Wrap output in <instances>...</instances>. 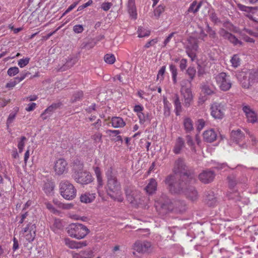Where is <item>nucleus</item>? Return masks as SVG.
<instances>
[{"label": "nucleus", "instance_id": "obj_1", "mask_svg": "<svg viewBox=\"0 0 258 258\" xmlns=\"http://www.w3.org/2000/svg\"><path fill=\"white\" fill-rule=\"evenodd\" d=\"M173 172L179 178L174 181V175H169L165 179L170 191L172 194H183L192 201L198 198L197 190L191 185L196 181L194 170L186 166L183 158H178L175 160Z\"/></svg>", "mask_w": 258, "mask_h": 258}, {"label": "nucleus", "instance_id": "obj_2", "mask_svg": "<svg viewBox=\"0 0 258 258\" xmlns=\"http://www.w3.org/2000/svg\"><path fill=\"white\" fill-rule=\"evenodd\" d=\"M108 195L114 201L122 202L123 198L121 194V187L116 177L107 180Z\"/></svg>", "mask_w": 258, "mask_h": 258}, {"label": "nucleus", "instance_id": "obj_3", "mask_svg": "<svg viewBox=\"0 0 258 258\" xmlns=\"http://www.w3.org/2000/svg\"><path fill=\"white\" fill-rule=\"evenodd\" d=\"M70 236L78 239H83L90 232L89 229L82 224L72 223L67 228Z\"/></svg>", "mask_w": 258, "mask_h": 258}, {"label": "nucleus", "instance_id": "obj_4", "mask_svg": "<svg viewBox=\"0 0 258 258\" xmlns=\"http://www.w3.org/2000/svg\"><path fill=\"white\" fill-rule=\"evenodd\" d=\"M61 196L65 199L72 200L76 196L77 190L74 186L68 180H61L59 185Z\"/></svg>", "mask_w": 258, "mask_h": 258}, {"label": "nucleus", "instance_id": "obj_5", "mask_svg": "<svg viewBox=\"0 0 258 258\" xmlns=\"http://www.w3.org/2000/svg\"><path fill=\"white\" fill-rule=\"evenodd\" d=\"M155 207L157 209L162 210L163 213L172 211L173 208V203L167 195L162 194L155 201Z\"/></svg>", "mask_w": 258, "mask_h": 258}, {"label": "nucleus", "instance_id": "obj_6", "mask_svg": "<svg viewBox=\"0 0 258 258\" xmlns=\"http://www.w3.org/2000/svg\"><path fill=\"white\" fill-rule=\"evenodd\" d=\"M215 79L221 90L226 91L231 87V81L226 73L222 72L219 74L215 77Z\"/></svg>", "mask_w": 258, "mask_h": 258}, {"label": "nucleus", "instance_id": "obj_7", "mask_svg": "<svg viewBox=\"0 0 258 258\" xmlns=\"http://www.w3.org/2000/svg\"><path fill=\"white\" fill-rule=\"evenodd\" d=\"M211 115L215 119H221L224 116L225 108L223 104L214 102L210 106Z\"/></svg>", "mask_w": 258, "mask_h": 258}, {"label": "nucleus", "instance_id": "obj_8", "mask_svg": "<svg viewBox=\"0 0 258 258\" xmlns=\"http://www.w3.org/2000/svg\"><path fill=\"white\" fill-rule=\"evenodd\" d=\"M72 177L77 183L81 184H88L93 181L91 173L87 170L80 172Z\"/></svg>", "mask_w": 258, "mask_h": 258}, {"label": "nucleus", "instance_id": "obj_9", "mask_svg": "<svg viewBox=\"0 0 258 258\" xmlns=\"http://www.w3.org/2000/svg\"><path fill=\"white\" fill-rule=\"evenodd\" d=\"M219 34L225 39H227L234 46H242L243 43L239 40L235 35L228 32L223 28L219 31Z\"/></svg>", "mask_w": 258, "mask_h": 258}, {"label": "nucleus", "instance_id": "obj_10", "mask_svg": "<svg viewBox=\"0 0 258 258\" xmlns=\"http://www.w3.org/2000/svg\"><path fill=\"white\" fill-rule=\"evenodd\" d=\"M215 175L216 174L214 171L211 169H206L199 174V179L202 183L208 184L213 181Z\"/></svg>", "mask_w": 258, "mask_h": 258}, {"label": "nucleus", "instance_id": "obj_11", "mask_svg": "<svg viewBox=\"0 0 258 258\" xmlns=\"http://www.w3.org/2000/svg\"><path fill=\"white\" fill-rule=\"evenodd\" d=\"M55 174L60 175L68 171V163L63 158H59L57 160L54 166Z\"/></svg>", "mask_w": 258, "mask_h": 258}, {"label": "nucleus", "instance_id": "obj_12", "mask_svg": "<svg viewBox=\"0 0 258 258\" xmlns=\"http://www.w3.org/2000/svg\"><path fill=\"white\" fill-rule=\"evenodd\" d=\"M242 110L244 112L248 122L254 123L257 121V114L248 105H242Z\"/></svg>", "mask_w": 258, "mask_h": 258}, {"label": "nucleus", "instance_id": "obj_13", "mask_svg": "<svg viewBox=\"0 0 258 258\" xmlns=\"http://www.w3.org/2000/svg\"><path fill=\"white\" fill-rule=\"evenodd\" d=\"M180 92L183 99V105L185 107L189 106L193 99L191 89H180Z\"/></svg>", "mask_w": 258, "mask_h": 258}, {"label": "nucleus", "instance_id": "obj_14", "mask_svg": "<svg viewBox=\"0 0 258 258\" xmlns=\"http://www.w3.org/2000/svg\"><path fill=\"white\" fill-rule=\"evenodd\" d=\"M151 246V244L150 242L147 241H137L134 244V248L138 252L145 253L150 251Z\"/></svg>", "mask_w": 258, "mask_h": 258}, {"label": "nucleus", "instance_id": "obj_15", "mask_svg": "<svg viewBox=\"0 0 258 258\" xmlns=\"http://www.w3.org/2000/svg\"><path fill=\"white\" fill-rule=\"evenodd\" d=\"M61 104H62L60 102L54 103L48 107L41 114V117L42 119L45 120L48 118L56 109L58 108L61 105Z\"/></svg>", "mask_w": 258, "mask_h": 258}, {"label": "nucleus", "instance_id": "obj_16", "mask_svg": "<svg viewBox=\"0 0 258 258\" xmlns=\"http://www.w3.org/2000/svg\"><path fill=\"white\" fill-rule=\"evenodd\" d=\"M202 91L207 95H212L215 93L216 88L211 83L206 82L201 85Z\"/></svg>", "mask_w": 258, "mask_h": 258}, {"label": "nucleus", "instance_id": "obj_17", "mask_svg": "<svg viewBox=\"0 0 258 258\" xmlns=\"http://www.w3.org/2000/svg\"><path fill=\"white\" fill-rule=\"evenodd\" d=\"M83 169V163L78 159H75L72 163V177L84 171Z\"/></svg>", "mask_w": 258, "mask_h": 258}, {"label": "nucleus", "instance_id": "obj_18", "mask_svg": "<svg viewBox=\"0 0 258 258\" xmlns=\"http://www.w3.org/2000/svg\"><path fill=\"white\" fill-rule=\"evenodd\" d=\"M124 191L128 202L131 204H134L136 201L134 187L132 185H126L124 187Z\"/></svg>", "mask_w": 258, "mask_h": 258}, {"label": "nucleus", "instance_id": "obj_19", "mask_svg": "<svg viewBox=\"0 0 258 258\" xmlns=\"http://www.w3.org/2000/svg\"><path fill=\"white\" fill-rule=\"evenodd\" d=\"M184 140L181 137H178L175 141L173 149V152L175 154H179L181 153L182 149L185 147Z\"/></svg>", "mask_w": 258, "mask_h": 258}, {"label": "nucleus", "instance_id": "obj_20", "mask_svg": "<svg viewBox=\"0 0 258 258\" xmlns=\"http://www.w3.org/2000/svg\"><path fill=\"white\" fill-rule=\"evenodd\" d=\"M65 244L71 248H80L87 245V241L77 242L71 240L69 238L64 239Z\"/></svg>", "mask_w": 258, "mask_h": 258}, {"label": "nucleus", "instance_id": "obj_21", "mask_svg": "<svg viewBox=\"0 0 258 258\" xmlns=\"http://www.w3.org/2000/svg\"><path fill=\"white\" fill-rule=\"evenodd\" d=\"M203 138L205 141L212 143L217 138V134L213 129L206 131L203 133Z\"/></svg>", "mask_w": 258, "mask_h": 258}, {"label": "nucleus", "instance_id": "obj_22", "mask_svg": "<svg viewBox=\"0 0 258 258\" xmlns=\"http://www.w3.org/2000/svg\"><path fill=\"white\" fill-rule=\"evenodd\" d=\"M205 202L209 207H214L216 205L217 200L213 191H209L207 192Z\"/></svg>", "mask_w": 258, "mask_h": 258}, {"label": "nucleus", "instance_id": "obj_23", "mask_svg": "<svg viewBox=\"0 0 258 258\" xmlns=\"http://www.w3.org/2000/svg\"><path fill=\"white\" fill-rule=\"evenodd\" d=\"M172 101L175 107L174 111L175 114L177 116H178L182 111V106L179 99V96L177 94H175L174 95V96L172 98Z\"/></svg>", "mask_w": 258, "mask_h": 258}, {"label": "nucleus", "instance_id": "obj_24", "mask_svg": "<svg viewBox=\"0 0 258 258\" xmlns=\"http://www.w3.org/2000/svg\"><path fill=\"white\" fill-rule=\"evenodd\" d=\"M231 138L234 142L238 143L244 138V135L241 130H237L231 132Z\"/></svg>", "mask_w": 258, "mask_h": 258}, {"label": "nucleus", "instance_id": "obj_25", "mask_svg": "<svg viewBox=\"0 0 258 258\" xmlns=\"http://www.w3.org/2000/svg\"><path fill=\"white\" fill-rule=\"evenodd\" d=\"M127 11L132 18H137V14L135 0H128L127 3Z\"/></svg>", "mask_w": 258, "mask_h": 258}, {"label": "nucleus", "instance_id": "obj_26", "mask_svg": "<svg viewBox=\"0 0 258 258\" xmlns=\"http://www.w3.org/2000/svg\"><path fill=\"white\" fill-rule=\"evenodd\" d=\"M198 48L197 40L194 37H189L187 40L185 49L197 50Z\"/></svg>", "mask_w": 258, "mask_h": 258}, {"label": "nucleus", "instance_id": "obj_27", "mask_svg": "<svg viewBox=\"0 0 258 258\" xmlns=\"http://www.w3.org/2000/svg\"><path fill=\"white\" fill-rule=\"evenodd\" d=\"M95 194H90L88 192H86L84 194H82L80 198V201L82 203L86 204L92 202L95 200Z\"/></svg>", "mask_w": 258, "mask_h": 258}, {"label": "nucleus", "instance_id": "obj_28", "mask_svg": "<svg viewBox=\"0 0 258 258\" xmlns=\"http://www.w3.org/2000/svg\"><path fill=\"white\" fill-rule=\"evenodd\" d=\"M157 185V183L155 179L151 178L150 179L149 183L145 187V189L149 194H152L156 190Z\"/></svg>", "mask_w": 258, "mask_h": 258}, {"label": "nucleus", "instance_id": "obj_29", "mask_svg": "<svg viewBox=\"0 0 258 258\" xmlns=\"http://www.w3.org/2000/svg\"><path fill=\"white\" fill-rule=\"evenodd\" d=\"M111 122L112 126L115 128L122 127L125 125L123 119L120 117L114 116L112 117Z\"/></svg>", "mask_w": 258, "mask_h": 258}, {"label": "nucleus", "instance_id": "obj_30", "mask_svg": "<svg viewBox=\"0 0 258 258\" xmlns=\"http://www.w3.org/2000/svg\"><path fill=\"white\" fill-rule=\"evenodd\" d=\"M183 123L186 133H190L194 130L193 122L190 118H184Z\"/></svg>", "mask_w": 258, "mask_h": 258}, {"label": "nucleus", "instance_id": "obj_31", "mask_svg": "<svg viewBox=\"0 0 258 258\" xmlns=\"http://www.w3.org/2000/svg\"><path fill=\"white\" fill-rule=\"evenodd\" d=\"M140 124H144L146 122H150L152 117L149 112H143L139 113L138 116Z\"/></svg>", "mask_w": 258, "mask_h": 258}, {"label": "nucleus", "instance_id": "obj_32", "mask_svg": "<svg viewBox=\"0 0 258 258\" xmlns=\"http://www.w3.org/2000/svg\"><path fill=\"white\" fill-rule=\"evenodd\" d=\"M93 256V252L90 249L81 251L76 253L74 258H91Z\"/></svg>", "mask_w": 258, "mask_h": 258}, {"label": "nucleus", "instance_id": "obj_33", "mask_svg": "<svg viewBox=\"0 0 258 258\" xmlns=\"http://www.w3.org/2000/svg\"><path fill=\"white\" fill-rule=\"evenodd\" d=\"M63 227L62 221L59 219H55L53 224L51 226V229L56 233L58 230L62 229Z\"/></svg>", "mask_w": 258, "mask_h": 258}, {"label": "nucleus", "instance_id": "obj_34", "mask_svg": "<svg viewBox=\"0 0 258 258\" xmlns=\"http://www.w3.org/2000/svg\"><path fill=\"white\" fill-rule=\"evenodd\" d=\"M77 59L76 57H69L65 64L61 68L62 71L72 67L76 62Z\"/></svg>", "mask_w": 258, "mask_h": 258}, {"label": "nucleus", "instance_id": "obj_35", "mask_svg": "<svg viewBox=\"0 0 258 258\" xmlns=\"http://www.w3.org/2000/svg\"><path fill=\"white\" fill-rule=\"evenodd\" d=\"M54 184L52 182H47L44 183L43 190L47 195H51L54 189Z\"/></svg>", "mask_w": 258, "mask_h": 258}, {"label": "nucleus", "instance_id": "obj_36", "mask_svg": "<svg viewBox=\"0 0 258 258\" xmlns=\"http://www.w3.org/2000/svg\"><path fill=\"white\" fill-rule=\"evenodd\" d=\"M84 97V94L83 91H78L75 92L71 98V102L72 103H75L77 101H81L83 99Z\"/></svg>", "mask_w": 258, "mask_h": 258}, {"label": "nucleus", "instance_id": "obj_37", "mask_svg": "<svg viewBox=\"0 0 258 258\" xmlns=\"http://www.w3.org/2000/svg\"><path fill=\"white\" fill-rule=\"evenodd\" d=\"M248 78L249 81L253 84L255 82H258V71L251 70L248 74Z\"/></svg>", "mask_w": 258, "mask_h": 258}, {"label": "nucleus", "instance_id": "obj_38", "mask_svg": "<svg viewBox=\"0 0 258 258\" xmlns=\"http://www.w3.org/2000/svg\"><path fill=\"white\" fill-rule=\"evenodd\" d=\"M95 173L96 175L97 182L98 183V186L99 187H102L103 185V180L101 177V172L99 167H96L94 169Z\"/></svg>", "mask_w": 258, "mask_h": 258}, {"label": "nucleus", "instance_id": "obj_39", "mask_svg": "<svg viewBox=\"0 0 258 258\" xmlns=\"http://www.w3.org/2000/svg\"><path fill=\"white\" fill-rule=\"evenodd\" d=\"M165 8V7L163 5H160L154 10V16L157 19H158L161 14L163 13Z\"/></svg>", "mask_w": 258, "mask_h": 258}, {"label": "nucleus", "instance_id": "obj_40", "mask_svg": "<svg viewBox=\"0 0 258 258\" xmlns=\"http://www.w3.org/2000/svg\"><path fill=\"white\" fill-rule=\"evenodd\" d=\"M186 143L190 147L192 152L196 153V149L195 147V143L192 140V137L190 135H186L185 137Z\"/></svg>", "mask_w": 258, "mask_h": 258}, {"label": "nucleus", "instance_id": "obj_41", "mask_svg": "<svg viewBox=\"0 0 258 258\" xmlns=\"http://www.w3.org/2000/svg\"><path fill=\"white\" fill-rule=\"evenodd\" d=\"M230 61L232 63V67L234 68H237L240 64V59L238 54H234L232 57Z\"/></svg>", "mask_w": 258, "mask_h": 258}, {"label": "nucleus", "instance_id": "obj_42", "mask_svg": "<svg viewBox=\"0 0 258 258\" xmlns=\"http://www.w3.org/2000/svg\"><path fill=\"white\" fill-rule=\"evenodd\" d=\"M170 71L172 73V77L174 84L176 83V77L177 75V69L175 65L171 64L169 66Z\"/></svg>", "mask_w": 258, "mask_h": 258}, {"label": "nucleus", "instance_id": "obj_43", "mask_svg": "<svg viewBox=\"0 0 258 258\" xmlns=\"http://www.w3.org/2000/svg\"><path fill=\"white\" fill-rule=\"evenodd\" d=\"M228 185L230 188L234 187L237 184V180L233 175H231L227 177Z\"/></svg>", "mask_w": 258, "mask_h": 258}, {"label": "nucleus", "instance_id": "obj_44", "mask_svg": "<svg viewBox=\"0 0 258 258\" xmlns=\"http://www.w3.org/2000/svg\"><path fill=\"white\" fill-rule=\"evenodd\" d=\"M138 36L139 37H144L149 36L150 31L147 30L144 28L140 27L138 29Z\"/></svg>", "mask_w": 258, "mask_h": 258}, {"label": "nucleus", "instance_id": "obj_45", "mask_svg": "<svg viewBox=\"0 0 258 258\" xmlns=\"http://www.w3.org/2000/svg\"><path fill=\"white\" fill-rule=\"evenodd\" d=\"M18 109L17 108V109H16L15 111L12 112L10 114L7 120V125L8 127L9 126L10 124H11L14 120L17 114V111Z\"/></svg>", "mask_w": 258, "mask_h": 258}, {"label": "nucleus", "instance_id": "obj_46", "mask_svg": "<svg viewBox=\"0 0 258 258\" xmlns=\"http://www.w3.org/2000/svg\"><path fill=\"white\" fill-rule=\"evenodd\" d=\"M19 73V69L17 67L10 68L7 71L8 75L10 77H13Z\"/></svg>", "mask_w": 258, "mask_h": 258}, {"label": "nucleus", "instance_id": "obj_47", "mask_svg": "<svg viewBox=\"0 0 258 258\" xmlns=\"http://www.w3.org/2000/svg\"><path fill=\"white\" fill-rule=\"evenodd\" d=\"M186 73L189 77V80L192 81L195 76L196 70L195 68L189 67L186 70Z\"/></svg>", "mask_w": 258, "mask_h": 258}, {"label": "nucleus", "instance_id": "obj_48", "mask_svg": "<svg viewBox=\"0 0 258 258\" xmlns=\"http://www.w3.org/2000/svg\"><path fill=\"white\" fill-rule=\"evenodd\" d=\"M104 60L109 64H112L115 60V56L113 54H107L104 57Z\"/></svg>", "mask_w": 258, "mask_h": 258}, {"label": "nucleus", "instance_id": "obj_49", "mask_svg": "<svg viewBox=\"0 0 258 258\" xmlns=\"http://www.w3.org/2000/svg\"><path fill=\"white\" fill-rule=\"evenodd\" d=\"M26 140L27 139L25 136H22L21 137L20 140L18 142V148L20 153H21L23 151Z\"/></svg>", "mask_w": 258, "mask_h": 258}, {"label": "nucleus", "instance_id": "obj_50", "mask_svg": "<svg viewBox=\"0 0 258 258\" xmlns=\"http://www.w3.org/2000/svg\"><path fill=\"white\" fill-rule=\"evenodd\" d=\"M197 6V1H194L190 4L189 7L187 10L188 13H193L194 14H196L199 11L198 8L196 7Z\"/></svg>", "mask_w": 258, "mask_h": 258}, {"label": "nucleus", "instance_id": "obj_51", "mask_svg": "<svg viewBox=\"0 0 258 258\" xmlns=\"http://www.w3.org/2000/svg\"><path fill=\"white\" fill-rule=\"evenodd\" d=\"M191 82V81H190V80H182L180 83V85H181L180 89H190Z\"/></svg>", "mask_w": 258, "mask_h": 258}, {"label": "nucleus", "instance_id": "obj_52", "mask_svg": "<svg viewBox=\"0 0 258 258\" xmlns=\"http://www.w3.org/2000/svg\"><path fill=\"white\" fill-rule=\"evenodd\" d=\"M253 84L249 81L248 76H245L241 82L242 86L245 88H249Z\"/></svg>", "mask_w": 258, "mask_h": 258}, {"label": "nucleus", "instance_id": "obj_53", "mask_svg": "<svg viewBox=\"0 0 258 258\" xmlns=\"http://www.w3.org/2000/svg\"><path fill=\"white\" fill-rule=\"evenodd\" d=\"M30 58L29 57H25L24 58L20 59L18 61V66L22 68L26 66L29 62Z\"/></svg>", "mask_w": 258, "mask_h": 258}, {"label": "nucleus", "instance_id": "obj_54", "mask_svg": "<svg viewBox=\"0 0 258 258\" xmlns=\"http://www.w3.org/2000/svg\"><path fill=\"white\" fill-rule=\"evenodd\" d=\"M95 46V44L92 42H83L81 45V49H85L87 50H89L92 49L94 46Z\"/></svg>", "mask_w": 258, "mask_h": 258}, {"label": "nucleus", "instance_id": "obj_55", "mask_svg": "<svg viewBox=\"0 0 258 258\" xmlns=\"http://www.w3.org/2000/svg\"><path fill=\"white\" fill-rule=\"evenodd\" d=\"M106 175L107 178V180L116 177L115 174L113 172V168L112 167H110L108 168L106 172Z\"/></svg>", "mask_w": 258, "mask_h": 258}, {"label": "nucleus", "instance_id": "obj_56", "mask_svg": "<svg viewBox=\"0 0 258 258\" xmlns=\"http://www.w3.org/2000/svg\"><path fill=\"white\" fill-rule=\"evenodd\" d=\"M237 7L240 10H241L242 11L248 12V13L250 12L251 11V10L253 9L252 7L245 6L244 5H243L240 4L237 5Z\"/></svg>", "mask_w": 258, "mask_h": 258}, {"label": "nucleus", "instance_id": "obj_57", "mask_svg": "<svg viewBox=\"0 0 258 258\" xmlns=\"http://www.w3.org/2000/svg\"><path fill=\"white\" fill-rule=\"evenodd\" d=\"M166 67L165 66H162L158 71V73L157 76V79H160L161 80H163V75L165 72Z\"/></svg>", "mask_w": 258, "mask_h": 258}, {"label": "nucleus", "instance_id": "obj_58", "mask_svg": "<svg viewBox=\"0 0 258 258\" xmlns=\"http://www.w3.org/2000/svg\"><path fill=\"white\" fill-rule=\"evenodd\" d=\"M196 50H191L188 49H186V52L188 56L192 60H194L195 57L196 56Z\"/></svg>", "mask_w": 258, "mask_h": 258}, {"label": "nucleus", "instance_id": "obj_59", "mask_svg": "<svg viewBox=\"0 0 258 258\" xmlns=\"http://www.w3.org/2000/svg\"><path fill=\"white\" fill-rule=\"evenodd\" d=\"M36 236L35 233L30 232L25 236L26 240L29 242H32Z\"/></svg>", "mask_w": 258, "mask_h": 258}, {"label": "nucleus", "instance_id": "obj_60", "mask_svg": "<svg viewBox=\"0 0 258 258\" xmlns=\"http://www.w3.org/2000/svg\"><path fill=\"white\" fill-rule=\"evenodd\" d=\"M79 2H74L71 6L69 7V8L66 10V11L64 12V13L63 14L62 16H64L70 12H71L72 10H73L76 6L78 4Z\"/></svg>", "mask_w": 258, "mask_h": 258}, {"label": "nucleus", "instance_id": "obj_61", "mask_svg": "<svg viewBox=\"0 0 258 258\" xmlns=\"http://www.w3.org/2000/svg\"><path fill=\"white\" fill-rule=\"evenodd\" d=\"M210 18L211 21L214 23H218L220 22V20L217 16L216 14L214 12H213L210 14Z\"/></svg>", "mask_w": 258, "mask_h": 258}, {"label": "nucleus", "instance_id": "obj_62", "mask_svg": "<svg viewBox=\"0 0 258 258\" xmlns=\"http://www.w3.org/2000/svg\"><path fill=\"white\" fill-rule=\"evenodd\" d=\"M205 125V122L203 119H199L197 121V130H202Z\"/></svg>", "mask_w": 258, "mask_h": 258}, {"label": "nucleus", "instance_id": "obj_63", "mask_svg": "<svg viewBox=\"0 0 258 258\" xmlns=\"http://www.w3.org/2000/svg\"><path fill=\"white\" fill-rule=\"evenodd\" d=\"M73 30L76 33H80L83 31L84 28L82 25H76L74 26Z\"/></svg>", "mask_w": 258, "mask_h": 258}, {"label": "nucleus", "instance_id": "obj_64", "mask_svg": "<svg viewBox=\"0 0 258 258\" xmlns=\"http://www.w3.org/2000/svg\"><path fill=\"white\" fill-rule=\"evenodd\" d=\"M112 6V4L111 3H103L101 5V9H102L104 11H107L110 9Z\"/></svg>", "mask_w": 258, "mask_h": 258}]
</instances>
